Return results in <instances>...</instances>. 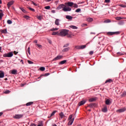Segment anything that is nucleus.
Returning a JSON list of instances; mask_svg holds the SVG:
<instances>
[{
  "label": "nucleus",
  "mask_w": 126,
  "mask_h": 126,
  "mask_svg": "<svg viewBox=\"0 0 126 126\" xmlns=\"http://www.w3.org/2000/svg\"><path fill=\"white\" fill-rule=\"evenodd\" d=\"M63 10V11H64L65 12H66L67 11H71V8L70 7H69L66 5L65 3V4H61L57 7V9L60 10L62 9Z\"/></svg>",
  "instance_id": "1"
},
{
  "label": "nucleus",
  "mask_w": 126,
  "mask_h": 126,
  "mask_svg": "<svg viewBox=\"0 0 126 126\" xmlns=\"http://www.w3.org/2000/svg\"><path fill=\"white\" fill-rule=\"evenodd\" d=\"M66 34H67V30H62L60 31L59 36L61 37H65L66 36Z\"/></svg>",
  "instance_id": "2"
},
{
  "label": "nucleus",
  "mask_w": 126,
  "mask_h": 126,
  "mask_svg": "<svg viewBox=\"0 0 126 126\" xmlns=\"http://www.w3.org/2000/svg\"><path fill=\"white\" fill-rule=\"evenodd\" d=\"M66 5H67V6H68L69 7H71V6H72L73 5H74L73 7H74L75 8H77V7H78V5H77V4L76 3H74L72 2H66L65 3Z\"/></svg>",
  "instance_id": "3"
},
{
  "label": "nucleus",
  "mask_w": 126,
  "mask_h": 126,
  "mask_svg": "<svg viewBox=\"0 0 126 126\" xmlns=\"http://www.w3.org/2000/svg\"><path fill=\"white\" fill-rule=\"evenodd\" d=\"M68 120L69 121L68 123V126H71L72 124H73V122L74 121V118H72V115H70L68 119Z\"/></svg>",
  "instance_id": "4"
},
{
  "label": "nucleus",
  "mask_w": 126,
  "mask_h": 126,
  "mask_svg": "<svg viewBox=\"0 0 126 126\" xmlns=\"http://www.w3.org/2000/svg\"><path fill=\"white\" fill-rule=\"evenodd\" d=\"M121 32H107L106 33L107 35H108V36H113V35H119V34H120Z\"/></svg>",
  "instance_id": "5"
},
{
  "label": "nucleus",
  "mask_w": 126,
  "mask_h": 126,
  "mask_svg": "<svg viewBox=\"0 0 126 126\" xmlns=\"http://www.w3.org/2000/svg\"><path fill=\"white\" fill-rule=\"evenodd\" d=\"M13 52H11L8 53L4 54L3 55V57H4V58H11V57H13Z\"/></svg>",
  "instance_id": "6"
},
{
  "label": "nucleus",
  "mask_w": 126,
  "mask_h": 126,
  "mask_svg": "<svg viewBox=\"0 0 126 126\" xmlns=\"http://www.w3.org/2000/svg\"><path fill=\"white\" fill-rule=\"evenodd\" d=\"M14 119H16L17 120H19V119H21L23 118V114H16L13 116Z\"/></svg>",
  "instance_id": "7"
},
{
  "label": "nucleus",
  "mask_w": 126,
  "mask_h": 126,
  "mask_svg": "<svg viewBox=\"0 0 126 126\" xmlns=\"http://www.w3.org/2000/svg\"><path fill=\"white\" fill-rule=\"evenodd\" d=\"M63 56L62 55H58L55 58H54L53 60V62H56V61H59L60 60H62V59H63Z\"/></svg>",
  "instance_id": "8"
},
{
  "label": "nucleus",
  "mask_w": 126,
  "mask_h": 126,
  "mask_svg": "<svg viewBox=\"0 0 126 126\" xmlns=\"http://www.w3.org/2000/svg\"><path fill=\"white\" fill-rule=\"evenodd\" d=\"M66 36H67V38H72L74 35L70 32H68V31H67V34H66Z\"/></svg>",
  "instance_id": "9"
},
{
  "label": "nucleus",
  "mask_w": 126,
  "mask_h": 126,
  "mask_svg": "<svg viewBox=\"0 0 126 126\" xmlns=\"http://www.w3.org/2000/svg\"><path fill=\"white\" fill-rule=\"evenodd\" d=\"M126 111V107H124L123 108L118 109L116 111L117 113H123Z\"/></svg>",
  "instance_id": "10"
},
{
  "label": "nucleus",
  "mask_w": 126,
  "mask_h": 126,
  "mask_svg": "<svg viewBox=\"0 0 126 126\" xmlns=\"http://www.w3.org/2000/svg\"><path fill=\"white\" fill-rule=\"evenodd\" d=\"M87 101V100L86 99H84V100L81 101L78 103V106H82V105H84V104H85V103H86Z\"/></svg>",
  "instance_id": "11"
},
{
  "label": "nucleus",
  "mask_w": 126,
  "mask_h": 126,
  "mask_svg": "<svg viewBox=\"0 0 126 126\" xmlns=\"http://www.w3.org/2000/svg\"><path fill=\"white\" fill-rule=\"evenodd\" d=\"M13 3H14V1H11L9 2H8V3H7L8 8H9V7H10V6H11V5H12V4H13Z\"/></svg>",
  "instance_id": "12"
},
{
  "label": "nucleus",
  "mask_w": 126,
  "mask_h": 126,
  "mask_svg": "<svg viewBox=\"0 0 126 126\" xmlns=\"http://www.w3.org/2000/svg\"><path fill=\"white\" fill-rule=\"evenodd\" d=\"M102 111L103 113H107L108 112V108L106 106H105L102 109Z\"/></svg>",
  "instance_id": "13"
},
{
  "label": "nucleus",
  "mask_w": 126,
  "mask_h": 126,
  "mask_svg": "<svg viewBox=\"0 0 126 126\" xmlns=\"http://www.w3.org/2000/svg\"><path fill=\"white\" fill-rule=\"evenodd\" d=\"M60 19H57L55 22V25L59 26V25H60Z\"/></svg>",
  "instance_id": "14"
},
{
  "label": "nucleus",
  "mask_w": 126,
  "mask_h": 126,
  "mask_svg": "<svg viewBox=\"0 0 126 126\" xmlns=\"http://www.w3.org/2000/svg\"><path fill=\"white\" fill-rule=\"evenodd\" d=\"M4 77V73L2 71H0V78Z\"/></svg>",
  "instance_id": "15"
},
{
  "label": "nucleus",
  "mask_w": 126,
  "mask_h": 126,
  "mask_svg": "<svg viewBox=\"0 0 126 126\" xmlns=\"http://www.w3.org/2000/svg\"><path fill=\"white\" fill-rule=\"evenodd\" d=\"M12 74H17V70L13 69L11 70Z\"/></svg>",
  "instance_id": "16"
},
{
  "label": "nucleus",
  "mask_w": 126,
  "mask_h": 126,
  "mask_svg": "<svg viewBox=\"0 0 126 126\" xmlns=\"http://www.w3.org/2000/svg\"><path fill=\"white\" fill-rule=\"evenodd\" d=\"M60 32H53L52 34L53 36H56V35H57L58 36H60L59 35Z\"/></svg>",
  "instance_id": "17"
},
{
  "label": "nucleus",
  "mask_w": 126,
  "mask_h": 126,
  "mask_svg": "<svg viewBox=\"0 0 126 126\" xmlns=\"http://www.w3.org/2000/svg\"><path fill=\"white\" fill-rule=\"evenodd\" d=\"M105 104L106 105H110V104H111V100H110L109 99H106L105 101Z\"/></svg>",
  "instance_id": "18"
},
{
  "label": "nucleus",
  "mask_w": 126,
  "mask_h": 126,
  "mask_svg": "<svg viewBox=\"0 0 126 126\" xmlns=\"http://www.w3.org/2000/svg\"><path fill=\"white\" fill-rule=\"evenodd\" d=\"M69 47H67V48H64L63 50H62V52H68V51H69Z\"/></svg>",
  "instance_id": "19"
},
{
  "label": "nucleus",
  "mask_w": 126,
  "mask_h": 126,
  "mask_svg": "<svg viewBox=\"0 0 126 126\" xmlns=\"http://www.w3.org/2000/svg\"><path fill=\"white\" fill-rule=\"evenodd\" d=\"M111 82H113V80L111 79H108L105 81V83H111Z\"/></svg>",
  "instance_id": "20"
},
{
  "label": "nucleus",
  "mask_w": 126,
  "mask_h": 126,
  "mask_svg": "<svg viewBox=\"0 0 126 126\" xmlns=\"http://www.w3.org/2000/svg\"><path fill=\"white\" fill-rule=\"evenodd\" d=\"M0 32H1V33H3L4 34H6V33H7V30L6 29L1 30Z\"/></svg>",
  "instance_id": "21"
},
{
  "label": "nucleus",
  "mask_w": 126,
  "mask_h": 126,
  "mask_svg": "<svg viewBox=\"0 0 126 126\" xmlns=\"http://www.w3.org/2000/svg\"><path fill=\"white\" fill-rule=\"evenodd\" d=\"M87 21H88V22H92V21H93V18H87Z\"/></svg>",
  "instance_id": "22"
},
{
  "label": "nucleus",
  "mask_w": 126,
  "mask_h": 126,
  "mask_svg": "<svg viewBox=\"0 0 126 126\" xmlns=\"http://www.w3.org/2000/svg\"><path fill=\"white\" fill-rule=\"evenodd\" d=\"M66 19H68V20H71L72 19V16L67 15L66 16Z\"/></svg>",
  "instance_id": "23"
},
{
  "label": "nucleus",
  "mask_w": 126,
  "mask_h": 126,
  "mask_svg": "<svg viewBox=\"0 0 126 126\" xmlns=\"http://www.w3.org/2000/svg\"><path fill=\"white\" fill-rule=\"evenodd\" d=\"M60 117H61V119H63V118H64V114H63V113L61 112L59 114Z\"/></svg>",
  "instance_id": "24"
},
{
  "label": "nucleus",
  "mask_w": 126,
  "mask_h": 126,
  "mask_svg": "<svg viewBox=\"0 0 126 126\" xmlns=\"http://www.w3.org/2000/svg\"><path fill=\"white\" fill-rule=\"evenodd\" d=\"M66 63V60H63L60 62L59 64H64Z\"/></svg>",
  "instance_id": "25"
},
{
  "label": "nucleus",
  "mask_w": 126,
  "mask_h": 126,
  "mask_svg": "<svg viewBox=\"0 0 126 126\" xmlns=\"http://www.w3.org/2000/svg\"><path fill=\"white\" fill-rule=\"evenodd\" d=\"M70 28H71L72 29H77V27L75 26H69Z\"/></svg>",
  "instance_id": "26"
},
{
  "label": "nucleus",
  "mask_w": 126,
  "mask_h": 126,
  "mask_svg": "<svg viewBox=\"0 0 126 126\" xmlns=\"http://www.w3.org/2000/svg\"><path fill=\"white\" fill-rule=\"evenodd\" d=\"M75 49H76V50H81V46L79 45L75 46Z\"/></svg>",
  "instance_id": "27"
},
{
  "label": "nucleus",
  "mask_w": 126,
  "mask_h": 126,
  "mask_svg": "<svg viewBox=\"0 0 126 126\" xmlns=\"http://www.w3.org/2000/svg\"><path fill=\"white\" fill-rule=\"evenodd\" d=\"M33 104V102H28L27 104H26V106H31V105Z\"/></svg>",
  "instance_id": "28"
},
{
  "label": "nucleus",
  "mask_w": 126,
  "mask_h": 126,
  "mask_svg": "<svg viewBox=\"0 0 126 126\" xmlns=\"http://www.w3.org/2000/svg\"><path fill=\"white\" fill-rule=\"evenodd\" d=\"M124 18H122V17H117L115 18L116 20H121V19H123Z\"/></svg>",
  "instance_id": "29"
},
{
  "label": "nucleus",
  "mask_w": 126,
  "mask_h": 126,
  "mask_svg": "<svg viewBox=\"0 0 126 126\" xmlns=\"http://www.w3.org/2000/svg\"><path fill=\"white\" fill-rule=\"evenodd\" d=\"M111 22V20L107 19L104 21V23H110Z\"/></svg>",
  "instance_id": "30"
},
{
  "label": "nucleus",
  "mask_w": 126,
  "mask_h": 126,
  "mask_svg": "<svg viewBox=\"0 0 126 126\" xmlns=\"http://www.w3.org/2000/svg\"><path fill=\"white\" fill-rule=\"evenodd\" d=\"M94 106V104L93 103H91L89 104L88 107H89L90 108H93V107Z\"/></svg>",
  "instance_id": "31"
},
{
  "label": "nucleus",
  "mask_w": 126,
  "mask_h": 126,
  "mask_svg": "<svg viewBox=\"0 0 126 126\" xmlns=\"http://www.w3.org/2000/svg\"><path fill=\"white\" fill-rule=\"evenodd\" d=\"M59 30V28H52L50 30L51 31H57Z\"/></svg>",
  "instance_id": "32"
},
{
  "label": "nucleus",
  "mask_w": 126,
  "mask_h": 126,
  "mask_svg": "<svg viewBox=\"0 0 126 126\" xmlns=\"http://www.w3.org/2000/svg\"><path fill=\"white\" fill-rule=\"evenodd\" d=\"M7 24H12V21H11L10 20H8L7 21Z\"/></svg>",
  "instance_id": "33"
},
{
  "label": "nucleus",
  "mask_w": 126,
  "mask_h": 126,
  "mask_svg": "<svg viewBox=\"0 0 126 126\" xmlns=\"http://www.w3.org/2000/svg\"><path fill=\"white\" fill-rule=\"evenodd\" d=\"M57 111H53L52 113H51V115H50V117H53V116H54V115H55V114H56V113H57Z\"/></svg>",
  "instance_id": "34"
},
{
  "label": "nucleus",
  "mask_w": 126,
  "mask_h": 126,
  "mask_svg": "<svg viewBox=\"0 0 126 126\" xmlns=\"http://www.w3.org/2000/svg\"><path fill=\"white\" fill-rule=\"evenodd\" d=\"M89 102H94V101H95V98H90L89 100Z\"/></svg>",
  "instance_id": "35"
},
{
  "label": "nucleus",
  "mask_w": 126,
  "mask_h": 126,
  "mask_svg": "<svg viewBox=\"0 0 126 126\" xmlns=\"http://www.w3.org/2000/svg\"><path fill=\"white\" fill-rule=\"evenodd\" d=\"M24 18L27 20H28V19H29V18H30V17H29V16L25 15V16H24Z\"/></svg>",
  "instance_id": "36"
},
{
  "label": "nucleus",
  "mask_w": 126,
  "mask_h": 126,
  "mask_svg": "<svg viewBox=\"0 0 126 126\" xmlns=\"http://www.w3.org/2000/svg\"><path fill=\"white\" fill-rule=\"evenodd\" d=\"M20 9L21 10H22V11H23V12H24V13H25L26 12V10H25V9H24V8L20 7Z\"/></svg>",
  "instance_id": "37"
},
{
  "label": "nucleus",
  "mask_w": 126,
  "mask_h": 126,
  "mask_svg": "<svg viewBox=\"0 0 126 126\" xmlns=\"http://www.w3.org/2000/svg\"><path fill=\"white\" fill-rule=\"evenodd\" d=\"M4 93L5 94H9V93H10V91L9 90H6L4 92Z\"/></svg>",
  "instance_id": "38"
},
{
  "label": "nucleus",
  "mask_w": 126,
  "mask_h": 126,
  "mask_svg": "<svg viewBox=\"0 0 126 126\" xmlns=\"http://www.w3.org/2000/svg\"><path fill=\"white\" fill-rule=\"evenodd\" d=\"M45 68L44 67H40V70H41V71H44V70H45Z\"/></svg>",
  "instance_id": "39"
},
{
  "label": "nucleus",
  "mask_w": 126,
  "mask_h": 126,
  "mask_svg": "<svg viewBox=\"0 0 126 126\" xmlns=\"http://www.w3.org/2000/svg\"><path fill=\"white\" fill-rule=\"evenodd\" d=\"M80 46H81V50L85 49V48H86V45H81Z\"/></svg>",
  "instance_id": "40"
},
{
  "label": "nucleus",
  "mask_w": 126,
  "mask_h": 126,
  "mask_svg": "<svg viewBox=\"0 0 126 126\" xmlns=\"http://www.w3.org/2000/svg\"><path fill=\"white\" fill-rule=\"evenodd\" d=\"M2 16H3V13H0V20H1V19H2Z\"/></svg>",
  "instance_id": "41"
},
{
  "label": "nucleus",
  "mask_w": 126,
  "mask_h": 126,
  "mask_svg": "<svg viewBox=\"0 0 126 126\" xmlns=\"http://www.w3.org/2000/svg\"><path fill=\"white\" fill-rule=\"evenodd\" d=\"M119 6L121 7H126V4H119Z\"/></svg>",
  "instance_id": "42"
},
{
  "label": "nucleus",
  "mask_w": 126,
  "mask_h": 126,
  "mask_svg": "<svg viewBox=\"0 0 126 126\" xmlns=\"http://www.w3.org/2000/svg\"><path fill=\"white\" fill-rule=\"evenodd\" d=\"M37 19H38V20H42V16H37Z\"/></svg>",
  "instance_id": "43"
},
{
  "label": "nucleus",
  "mask_w": 126,
  "mask_h": 126,
  "mask_svg": "<svg viewBox=\"0 0 126 126\" xmlns=\"http://www.w3.org/2000/svg\"><path fill=\"white\" fill-rule=\"evenodd\" d=\"M28 63L30 64H33V62H32L31 61H29V60L28 61Z\"/></svg>",
  "instance_id": "44"
},
{
  "label": "nucleus",
  "mask_w": 126,
  "mask_h": 126,
  "mask_svg": "<svg viewBox=\"0 0 126 126\" xmlns=\"http://www.w3.org/2000/svg\"><path fill=\"white\" fill-rule=\"evenodd\" d=\"M80 11H81V9H80V8L77 9L75 10V12H80Z\"/></svg>",
  "instance_id": "45"
},
{
  "label": "nucleus",
  "mask_w": 126,
  "mask_h": 126,
  "mask_svg": "<svg viewBox=\"0 0 126 126\" xmlns=\"http://www.w3.org/2000/svg\"><path fill=\"white\" fill-rule=\"evenodd\" d=\"M28 53L29 55H31V52H30V47H28Z\"/></svg>",
  "instance_id": "46"
},
{
  "label": "nucleus",
  "mask_w": 126,
  "mask_h": 126,
  "mask_svg": "<svg viewBox=\"0 0 126 126\" xmlns=\"http://www.w3.org/2000/svg\"><path fill=\"white\" fill-rule=\"evenodd\" d=\"M36 46H37V47L38 48H39L40 49H41V48H42V45L39 44H36Z\"/></svg>",
  "instance_id": "47"
},
{
  "label": "nucleus",
  "mask_w": 126,
  "mask_h": 126,
  "mask_svg": "<svg viewBox=\"0 0 126 126\" xmlns=\"http://www.w3.org/2000/svg\"><path fill=\"white\" fill-rule=\"evenodd\" d=\"M45 9H50L51 8V7L50 6H46L45 7Z\"/></svg>",
  "instance_id": "48"
},
{
  "label": "nucleus",
  "mask_w": 126,
  "mask_h": 126,
  "mask_svg": "<svg viewBox=\"0 0 126 126\" xmlns=\"http://www.w3.org/2000/svg\"><path fill=\"white\" fill-rule=\"evenodd\" d=\"M117 55H118L119 56H122V55H124V54H123V53L122 52H118Z\"/></svg>",
  "instance_id": "49"
},
{
  "label": "nucleus",
  "mask_w": 126,
  "mask_h": 126,
  "mask_svg": "<svg viewBox=\"0 0 126 126\" xmlns=\"http://www.w3.org/2000/svg\"><path fill=\"white\" fill-rule=\"evenodd\" d=\"M29 9H30V10H31L32 11H33V12L35 11V9H34L31 7H29Z\"/></svg>",
  "instance_id": "50"
},
{
  "label": "nucleus",
  "mask_w": 126,
  "mask_h": 126,
  "mask_svg": "<svg viewBox=\"0 0 126 126\" xmlns=\"http://www.w3.org/2000/svg\"><path fill=\"white\" fill-rule=\"evenodd\" d=\"M105 2L108 3V2H110V0H105Z\"/></svg>",
  "instance_id": "51"
},
{
  "label": "nucleus",
  "mask_w": 126,
  "mask_h": 126,
  "mask_svg": "<svg viewBox=\"0 0 126 126\" xmlns=\"http://www.w3.org/2000/svg\"><path fill=\"white\" fill-rule=\"evenodd\" d=\"M32 4H33V5H35V6H37V3H36L33 1H32Z\"/></svg>",
  "instance_id": "52"
},
{
  "label": "nucleus",
  "mask_w": 126,
  "mask_h": 126,
  "mask_svg": "<svg viewBox=\"0 0 126 126\" xmlns=\"http://www.w3.org/2000/svg\"><path fill=\"white\" fill-rule=\"evenodd\" d=\"M51 12H52V13H56V11H55V10H52L51 11Z\"/></svg>",
  "instance_id": "53"
},
{
  "label": "nucleus",
  "mask_w": 126,
  "mask_h": 126,
  "mask_svg": "<svg viewBox=\"0 0 126 126\" xmlns=\"http://www.w3.org/2000/svg\"><path fill=\"white\" fill-rule=\"evenodd\" d=\"M93 54H94V52L93 51L90 52V55H92Z\"/></svg>",
  "instance_id": "54"
},
{
  "label": "nucleus",
  "mask_w": 126,
  "mask_h": 126,
  "mask_svg": "<svg viewBox=\"0 0 126 126\" xmlns=\"http://www.w3.org/2000/svg\"><path fill=\"white\" fill-rule=\"evenodd\" d=\"M21 63H22V64H24V62H23V60H21Z\"/></svg>",
  "instance_id": "55"
},
{
  "label": "nucleus",
  "mask_w": 126,
  "mask_h": 126,
  "mask_svg": "<svg viewBox=\"0 0 126 126\" xmlns=\"http://www.w3.org/2000/svg\"><path fill=\"white\" fill-rule=\"evenodd\" d=\"M123 95H124L125 96L126 95V92H123Z\"/></svg>",
  "instance_id": "56"
},
{
  "label": "nucleus",
  "mask_w": 126,
  "mask_h": 126,
  "mask_svg": "<svg viewBox=\"0 0 126 126\" xmlns=\"http://www.w3.org/2000/svg\"><path fill=\"white\" fill-rule=\"evenodd\" d=\"M18 53V52H16V51H14V54L15 55H17Z\"/></svg>",
  "instance_id": "57"
},
{
  "label": "nucleus",
  "mask_w": 126,
  "mask_h": 126,
  "mask_svg": "<svg viewBox=\"0 0 126 126\" xmlns=\"http://www.w3.org/2000/svg\"><path fill=\"white\" fill-rule=\"evenodd\" d=\"M2 115H3V113L0 112V117H1V116H2Z\"/></svg>",
  "instance_id": "58"
},
{
  "label": "nucleus",
  "mask_w": 126,
  "mask_h": 126,
  "mask_svg": "<svg viewBox=\"0 0 126 126\" xmlns=\"http://www.w3.org/2000/svg\"><path fill=\"white\" fill-rule=\"evenodd\" d=\"M64 47H68V44H66L63 46Z\"/></svg>",
  "instance_id": "59"
},
{
  "label": "nucleus",
  "mask_w": 126,
  "mask_h": 126,
  "mask_svg": "<svg viewBox=\"0 0 126 126\" xmlns=\"http://www.w3.org/2000/svg\"><path fill=\"white\" fill-rule=\"evenodd\" d=\"M30 126H36V125L33 124L30 125Z\"/></svg>",
  "instance_id": "60"
},
{
  "label": "nucleus",
  "mask_w": 126,
  "mask_h": 126,
  "mask_svg": "<svg viewBox=\"0 0 126 126\" xmlns=\"http://www.w3.org/2000/svg\"><path fill=\"white\" fill-rule=\"evenodd\" d=\"M34 43H35V44H37V43H38V41H37V40H34Z\"/></svg>",
  "instance_id": "61"
},
{
  "label": "nucleus",
  "mask_w": 126,
  "mask_h": 126,
  "mask_svg": "<svg viewBox=\"0 0 126 126\" xmlns=\"http://www.w3.org/2000/svg\"><path fill=\"white\" fill-rule=\"evenodd\" d=\"M3 61L2 60H0V63H3Z\"/></svg>",
  "instance_id": "62"
},
{
  "label": "nucleus",
  "mask_w": 126,
  "mask_h": 126,
  "mask_svg": "<svg viewBox=\"0 0 126 126\" xmlns=\"http://www.w3.org/2000/svg\"><path fill=\"white\" fill-rule=\"evenodd\" d=\"M51 0H46V1L49 2V1H51Z\"/></svg>",
  "instance_id": "63"
},
{
  "label": "nucleus",
  "mask_w": 126,
  "mask_h": 126,
  "mask_svg": "<svg viewBox=\"0 0 126 126\" xmlns=\"http://www.w3.org/2000/svg\"><path fill=\"white\" fill-rule=\"evenodd\" d=\"M1 4V0H0V4Z\"/></svg>",
  "instance_id": "64"
}]
</instances>
